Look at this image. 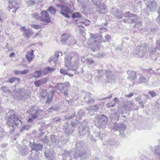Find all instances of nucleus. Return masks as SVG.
<instances>
[{"label": "nucleus", "instance_id": "1", "mask_svg": "<svg viewBox=\"0 0 160 160\" xmlns=\"http://www.w3.org/2000/svg\"><path fill=\"white\" fill-rule=\"evenodd\" d=\"M75 152L65 150L62 154V160H77L79 158L80 160H84L87 158L85 150L84 142L80 141L75 145Z\"/></svg>", "mask_w": 160, "mask_h": 160}, {"label": "nucleus", "instance_id": "2", "mask_svg": "<svg viewBox=\"0 0 160 160\" xmlns=\"http://www.w3.org/2000/svg\"><path fill=\"white\" fill-rule=\"evenodd\" d=\"M79 59L78 53L74 52L71 53L69 55H66L65 57V62L66 64L67 63L68 65L70 64L71 66H72L73 70L78 71L76 70L79 63Z\"/></svg>", "mask_w": 160, "mask_h": 160}, {"label": "nucleus", "instance_id": "3", "mask_svg": "<svg viewBox=\"0 0 160 160\" xmlns=\"http://www.w3.org/2000/svg\"><path fill=\"white\" fill-rule=\"evenodd\" d=\"M6 118L7 125L14 128V126L17 127L19 122H21L19 119L18 117L15 115L13 110L10 111L6 114Z\"/></svg>", "mask_w": 160, "mask_h": 160}, {"label": "nucleus", "instance_id": "4", "mask_svg": "<svg viewBox=\"0 0 160 160\" xmlns=\"http://www.w3.org/2000/svg\"><path fill=\"white\" fill-rule=\"evenodd\" d=\"M28 111V112L31 117L28 120V123H31L34 120L40 117L42 115V110L39 109L38 108L35 106H33Z\"/></svg>", "mask_w": 160, "mask_h": 160}, {"label": "nucleus", "instance_id": "5", "mask_svg": "<svg viewBox=\"0 0 160 160\" xmlns=\"http://www.w3.org/2000/svg\"><path fill=\"white\" fill-rule=\"evenodd\" d=\"M107 117L102 114L97 116L94 118L93 122L95 125L99 128H104L106 127Z\"/></svg>", "mask_w": 160, "mask_h": 160}, {"label": "nucleus", "instance_id": "6", "mask_svg": "<svg viewBox=\"0 0 160 160\" xmlns=\"http://www.w3.org/2000/svg\"><path fill=\"white\" fill-rule=\"evenodd\" d=\"M31 95L30 92L23 88L19 89L18 93L15 91L12 93V97L15 99L18 100L25 99L29 98Z\"/></svg>", "mask_w": 160, "mask_h": 160}, {"label": "nucleus", "instance_id": "7", "mask_svg": "<svg viewBox=\"0 0 160 160\" xmlns=\"http://www.w3.org/2000/svg\"><path fill=\"white\" fill-rule=\"evenodd\" d=\"M70 84L68 82H66L63 83H59L57 88L60 92L63 93L65 96H68L69 88Z\"/></svg>", "mask_w": 160, "mask_h": 160}, {"label": "nucleus", "instance_id": "8", "mask_svg": "<svg viewBox=\"0 0 160 160\" xmlns=\"http://www.w3.org/2000/svg\"><path fill=\"white\" fill-rule=\"evenodd\" d=\"M87 124L85 121H83L81 126L78 128V132L80 136H83L87 134L88 137L89 136L90 132L88 130V128L87 126Z\"/></svg>", "mask_w": 160, "mask_h": 160}, {"label": "nucleus", "instance_id": "9", "mask_svg": "<svg viewBox=\"0 0 160 160\" xmlns=\"http://www.w3.org/2000/svg\"><path fill=\"white\" fill-rule=\"evenodd\" d=\"M8 2L12 5V7L9 6L8 10L10 11V10L13 9L12 12H15L19 7L20 1L19 0H9Z\"/></svg>", "mask_w": 160, "mask_h": 160}, {"label": "nucleus", "instance_id": "10", "mask_svg": "<svg viewBox=\"0 0 160 160\" xmlns=\"http://www.w3.org/2000/svg\"><path fill=\"white\" fill-rule=\"evenodd\" d=\"M146 50L147 48L145 45L138 46L136 48L135 54L140 57H142L145 54Z\"/></svg>", "mask_w": 160, "mask_h": 160}, {"label": "nucleus", "instance_id": "11", "mask_svg": "<svg viewBox=\"0 0 160 160\" xmlns=\"http://www.w3.org/2000/svg\"><path fill=\"white\" fill-rule=\"evenodd\" d=\"M62 11L60 13L67 18H70V16L68 15L69 13H72V10L69 8L65 6H62L61 7Z\"/></svg>", "mask_w": 160, "mask_h": 160}, {"label": "nucleus", "instance_id": "12", "mask_svg": "<svg viewBox=\"0 0 160 160\" xmlns=\"http://www.w3.org/2000/svg\"><path fill=\"white\" fill-rule=\"evenodd\" d=\"M63 129L67 136L71 135L75 130L74 128L71 127L69 125H68V124L66 123H65V124L64 125Z\"/></svg>", "mask_w": 160, "mask_h": 160}, {"label": "nucleus", "instance_id": "13", "mask_svg": "<svg viewBox=\"0 0 160 160\" xmlns=\"http://www.w3.org/2000/svg\"><path fill=\"white\" fill-rule=\"evenodd\" d=\"M28 145L32 150L36 152L41 150L42 148V144L40 143H35L34 142L32 143L31 142H29Z\"/></svg>", "mask_w": 160, "mask_h": 160}, {"label": "nucleus", "instance_id": "14", "mask_svg": "<svg viewBox=\"0 0 160 160\" xmlns=\"http://www.w3.org/2000/svg\"><path fill=\"white\" fill-rule=\"evenodd\" d=\"M41 15L40 20L47 22H49L51 21L49 14L47 11H42L41 12Z\"/></svg>", "mask_w": 160, "mask_h": 160}, {"label": "nucleus", "instance_id": "15", "mask_svg": "<svg viewBox=\"0 0 160 160\" xmlns=\"http://www.w3.org/2000/svg\"><path fill=\"white\" fill-rule=\"evenodd\" d=\"M81 61L83 63H85L88 68H91L93 66L92 64L94 63V61L91 58H87L84 56L82 58Z\"/></svg>", "mask_w": 160, "mask_h": 160}, {"label": "nucleus", "instance_id": "16", "mask_svg": "<svg viewBox=\"0 0 160 160\" xmlns=\"http://www.w3.org/2000/svg\"><path fill=\"white\" fill-rule=\"evenodd\" d=\"M91 95L90 93L88 92L86 93L85 95H83L84 100L86 101V102L88 104H92L95 101V99L90 97Z\"/></svg>", "mask_w": 160, "mask_h": 160}, {"label": "nucleus", "instance_id": "17", "mask_svg": "<svg viewBox=\"0 0 160 160\" xmlns=\"http://www.w3.org/2000/svg\"><path fill=\"white\" fill-rule=\"evenodd\" d=\"M127 73L128 75V79L131 81L134 84L135 81H136L137 79V74L135 72L133 71L128 70Z\"/></svg>", "mask_w": 160, "mask_h": 160}, {"label": "nucleus", "instance_id": "18", "mask_svg": "<svg viewBox=\"0 0 160 160\" xmlns=\"http://www.w3.org/2000/svg\"><path fill=\"white\" fill-rule=\"evenodd\" d=\"M113 129L116 131L123 132L126 129V126L124 124L116 123L114 124Z\"/></svg>", "mask_w": 160, "mask_h": 160}, {"label": "nucleus", "instance_id": "19", "mask_svg": "<svg viewBox=\"0 0 160 160\" xmlns=\"http://www.w3.org/2000/svg\"><path fill=\"white\" fill-rule=\"evenodd\" d=\"M29 149L28 147L26 146L20 147L18 148L19 153L22 156H26L28 153Z\"/></svg>", "mask_w": 160, "mask_h": 160}, {"label": "nucleus", "instance_id": "20", "mask_svg": "<svg viewBox=\"0 0 160 160\" xmlns=\"http://www.w3.org/2000/svg\"><path fill=\"white\" fill-rule=\"evenodd\" d=\"M53 150L52 149L46 150L44 152L45 157L47 159L50 160H54V156L53 154Z\"/></svg>", "mask_w": 160, "mask_h": 160}, {"label": "nucleus", "instance_id": "21", "mask_svg": "<svg viewBox=\"0 0 160 160\" xmlns=\"http://www.w3.org/2000/svg\"><path fill=\"white\" fill-rule=\"evenodd\" d=\"M50 138L51 142L54 146H60V140L58 137L54 135H51Z\"/></svg>", "mask_w": 160, "mask_h": 160}, {"label": "nucleus", "instance_id": "22", "mask_svg": "<svg viewBox=\"0 0 160 160\" xmlns=\"http://www.w3.org/2000/svg\"><path fill=\"white\" fill-rule=\"evenodd\" d=\"M71 36L69 34L64 33L61 35V42L62 44L65 45L66 43V41L71 38Z\"/></svg>", "mask_w": 160, "mask_h": 160}, {"label": "nucleus", "instance_id": "23", "mask_svg": "<svg viewBox=\"0 0 160 160\" xmlns=\"http://www.w3.org/2000/svg\"><path fill=\"white\" fill-rule=\"evenodd\" d=\"M33 50L29 51L26 52V57L29 62L31 61L35 58V55H34Z\"/></svg>", "mask_w": 160, "mask_h": 160}, {"label": "nucleus", "instance_id": "24", "mask_svg": "<svg viewBox=\"0 0 160 160\" xmlns=\"http://www.w3.org/2000/svg\"><path fill=\"white\" fill-rule=\"evenodd\" d=\"M147 7L149 8V11L151 12H155L157 8L156 2L153 1L151 2L150 4H148Z\"/></svg>", "mask_w": 160, "mask_h": 160}, {"label": "nucleus", "instance_id": "25", "mask_svg": "<svg viewBox=\"0 0 160 160\" xmlns=\"http://www.w3.org/2000/svg\"><path fill=\"white\" fill-rule=\"evenodd\" d=\"M154 148L153 151L154 156L157 158H160V146L157 145L154 147Z\"/></svg>", "mask_w": 160, "mask_h": 160}, {"label": "nucleus", "instance_id": "26", "mask_svg": "<svg viewBox=\"0 0 160 160\" xmlns=\"http://www.w3.org/2000/svg\"><path fill=\"white\" fill-rule=\"evenodd\" d=\"M141 83H147V80L146 78L142 75L140 76L138 80L137 79L136 81L134 82V84H138Z\"/></svg>", "mask_w": 160, "mask_h": 160}, {"label": "nucleus", "instance_id": "27", "mask_svg": "<svg viewBox=\"0 0 160 160\" xmlns=\"http://www.w3.org/2000/svg\"><path fill=\"white\" fill-rule=\"evenodd\" d=\"M91 35H92L91 38H92V39H93V41H92V45L93 46L97 45L98 43V41L95 39L98 38L99 39L100 37H99V35L98 36L97 34L93 35L91 34Z\"/></svg>", "mask_w": 160, "mask_h": 160}, {"label": "nucleus", "instance_id": "28", "mask_svg": "<svg viewBox=\"0 0 160 160\" xmlns=\"http://www.w3.org/2000/svg\"><path fill=\"white\" fill-rule=\"evenodd\" d=\"M55 70V68H50L48 67L45 68L43 69V71H42V72L44 74H47V73H50L54 71Z\"/></svg>", "mask_w": 160, "mask_h": 160}, {"label": "nucleus", "instance_id": "29", "mask_svg": "<svg viewBox=\"0 0 160 160\" xmlns=\"http://www.w3.org/2000/svg\"><path fill=\"white\" fill-rule=\"evenodd\" d=\"M99 37H100L99 39L101 40L102 41L105 42L106 41L109 42V40H110L111 39V36L108 34H107L105 36V38L106 40H104V39L102 35L101 34L99 35Z\"/></svg>", "mask_w": 160, "mask_h": 160}, {"label": "nucleus", "instance_id": "30", "mask_svg": "<svg viewBox=\"0 0 160 160\" xmlns=\"http://www.w3.org/2000/svg\"><path fill=\"white\" fill-rule=\"evenodd\" d=\"M99 108L97 105L92 106H89L87 108V110L89 111H97Z\"/></svg>", "mask_w": 160, "mask_h": 160}, {"label": "nucleus", "instance_id": "31", "mask_svg": "<svg viewBox=\"0 0 160 160\" xmlns=\"http://www.w3.org/2000/svg\"><path fill=\"white\" fill-rule=\"evenodd\" d=\"M54 92V91H51L48 94L47 97V100H46L45 102L46 103H49V102L52 99Z\"/></svg>", "mask_w": 160, "mask_h": 160}, {"label": "nucleus", "instance_id": "32", "mask_svg": "<svg viewBox=\"0 0 160 160\" xmlns=\"http://www.w3.org/2000/svg\"><path fill=\"white\" fill-rule=\"evenodd\" d=\"M122 17L123 16L125 18H131L132 17H135L136 16L135 14L132 13H131L130 12H127L123 13L122 14Z\"/></svg>", "mask_w": 160, "mask_h": 160}, {"label": "nucleus", "instance_id": "33", "mask_svg": "<svg viewBox=\"0 0 160 160\" xmlns=\"http://www.w3.org/2000/svg\"><path fill=\"white\" fill-rule=\"evenodd\" d=\"M33 34V32L30 29H28L26 32H24L23 33V35L27 38H28Z\"/></svg>", "mask_w": 160, "mask_h": 160}, {"label": "nucleus", "instance_id": "34", "mask_svg": "<svg viewBox=\"0 0 160 160\" xmlns=\"http://www.w3.org/2000/svg\"><path fill=\"white\" fill-rule=\"evenodd\" d=\"M20 79L19 78L12 77L9 78L8 80L6 82H7L12 83L13 82L15 81H17V82H18L20 81Z\"/></svg>", "mask_w": 160, "mask_h": 160}, {"label": "nucleus", "instance_id": "35", "mask_svg": "<svg viewBox=\"0 0 160 160\" xmlns=\"http://www.w3.org/2000/svg\"><path fill=\"white\" fill-rule=\"evenodd\" d=\"M113 14L118 19H121L122 18V14L119 12L118 9H116L115 13L114 12Z\"/></svg>", "mask_w": 160, "mask_h": 160}, {"label": "nucleus", "instance_id": "36", "mask_svg": "<svg viewBox=\"0 0 160 160\" xmlns=\"http://www.w3.org/2000/svg\"><path fill=\"white\" fill-rule=\"evenodd\" d=\"M75 116V113L74 112L72 113H69L64 117V119L65 120H70L74 117Z\"/></svg>", "mask_w": 160, "mask_h": 160}, {"label": "nucleus", "instance_id": "37", "mask_svg": "<svg viewBox=\"0 0 160 160\" xmlns=\"http://www.w3.org/2000/svg\"><path fill=\"white\" fill-rule=\"evenodd\" d=\"M7 17V15L6 13L2 10H0V18L3 21V20L6 19Z\"/></svg>", "mask_w": 160, "mask_h": 160}, {"label": "nucleus", "instance_id": "38", "mask_svg": "<svg viewBox=\"0 0 160 160\" xmlns=\"http://www.w3.org/2000/svg\"><path fill=\"white\" fill-rule=\"evenodd\" d=\"M29 160H38L39 157L37 153L31 154V156H29Z\"/></svg>", "mask_w": 160, "mask_h": 160}, {"label": "nucleus", "instance_id": "39", "mask_svg": "<svg viewBox=\"0 0 160 160\" xmlns=\"http://www.w3.org/2000/svg\"><path fill=\"white\" fill-rule=\"evenodd\" d=\"M83 115V110L80 109L76 115V118L77 119H81Z\"/></svg>", "mask_w": 160, "mask_h": 160}, {"label": "nucleus", "instance_id": "40", "mask_svg": "<svg viewBox=\"0 0 160 160\" xmlns=\"http://www.w3.org/2000/svg\"><path fill=\"white\" fill-rule=\"evenodd\" d=\"M80 123L79 122V121L77 120L74 121V122L72 121L71 125H69L71 127H72L75 128L78 126V124H79Z\"/></svg>", "mask_w": 160, "mask_h": 160}, {"label": "nucleus", "instance_id": "41", "mask_svg": "<svg viewBox=\"0 0 160 160\" xmlns=\"http://www.w3.org/2000/svg\"><path fill=\"white\" fill-rule=\"evenodd\" d=\"M42 74V72L41 70L37 71L35 72L32 74V76L33 78H39Z\"/></svg>", "mask_w": 160, "mask_h": 160}, {"label": "nucleus", "instance_id": "42", "mask_svg": "<svg viewBox=\"0 0 160 160\" xmlns=\"http://www.w3.org/2000/svg\"><path fill=\"white\" fill-rule=\"evenodd\" d=\"M127 103V104L126 107L127 108H128L129 110H131L134 107V104L132 101H128Z\"/></svg>", "mask_w": 160, "mask_h": 160}, {"label": "nucleus", "instance_id": "43", "mask_svg": "<svg viewBox=\"0 0 160 160\" xmlns=\"http://www.w3.org/2000/svg\"><path fill=\"white\" fill-rule=\"evenodd\" d=\"M48 10L52 15H54L56 13V9L52 6H50L48 9Z\"/></svg>", "mask_w": 160, "mask_h": 160}, {"label": "nucleus", "instance_id": "44", "mask_svg": "<svg viewBox=\"0 0 160 160\" xmlns=\"http://www.w3.org/2000/svg\"><path fill=\"white\" fill-rule=\"evenodd\" d=\"M58 58L56 57L55 56H52L48 60V62L50 63L52 62H53L54 63H56L57 62L58 60Z\"/></svg>", "mask_w": 160, "mask_h": 160}, {"label": "nucleus", "instance_id": "45", "mask_svg": "<svg viewBox=\"0 0 160 160\" xmlns=\"http://www.w3.org/2000/svg\"><path fill=\"white\" fill-rule=\"evenodd\" d=\"M112 115V116H111V118H113L115 119H118L119 117V114L115 112H113L111 114Z\"/></svg>", "mask_w": 160, "mask_h": 160}, {"label": "nucleus", "instance_id": "46", "mask_svg": "<svg viewBox=\"0 0 160 160\" xmlns=\"http://www.w3.org/2000/svg\"><path fill=\"white\" fill-rule=\"evenodd\" d=\"M156 49H158L160 50V39L157 40L155 45V48H154L155 51L153 50V53H155Z\"/></svg>", "mask_w": 160, "mask_h": 160}, {"label": "nucleus", "instance_id": "47", "mask_svg": "<svg viewBox=\"0 0 160 160\" xmlns=\"http://www.w3.org/2000/svg\"><path fill=\"white\" fill-rule=\"evenodd\" d=\"M58 110V108L57 106H54L48 108L49 112H52L54 111H57Z\"/></svg>", "mask_w": 160, "mask_h": 160}, {"label": "nucleus", "instance_id": "48", "mask_svg": "<svg viewBox=\"0 0 160 160\" xmlns=\"http://www.w3.org/2000/svg\"><path fill=\"white\" fill-rule=\"evenodd\" d=\"M106 106L108 108L114 107L115 106L114 102L112 101L109 102L106 104Z\"/></svg>", "mask_w": 160, "mask_h": 160}, {"label": "nucleus", "instance_id": "49", "mask_svg": "<svg viewBox=\"0 0 160 160\" xmlns=\"http://www.w3.org/2000/svg\"><path fill=\"white\" fill-rule=\"evenodd\" d=\"M48 77H46L39 80L41 85L45 83L48 80Z\"/></svg>", "mask_w": 160, "mask_h": 160}, {"label": "nucleus", "instance_id": "50", "mask_svg": "<svg viewBox=\"0 0 160 160\" xmlns=\"http://www.w3.org/2000/svg\"><path fill=\"white\" fill-rule=\"evenodd\" d=\"M1 90L3 92L5 93H9L10 92V90L6 86H4L1 87Z\"/></svg>", "mask_w": 160, "mask_h": 160}, {"label": "nucleus", "instance_id": "51", "mask_svg": "<svg viewBox=\"0 0 160 160\" xmlns=\"http://www.w3.org/2000/svg\"><path fill=\"white\" fill-rule=\"evenodd\" d=\"M41 141L44 143L47 144H49V140L48 139V137L46 136H45L43 138H42Z\"/></svg>", "mask_w": 160, "mask_h": 160}, {"label": "nucleus", "instance_id": "52", "mask_svg": "<svg viewBox=\"0 0 160 160\" xmlns=\"http://www.w3.org/2000/svg\"><path fill=\"white\" fill-rule=\"evenodd\" d=\"M82 15L80 14L79 12H74L72 13V18H81Z\"/></svg>", "mask_w": 160, "mask_h": 160}, {"label": "nucleus", "instance_id": "53", "mask_svg": "<svg viewBox=\"0 0 160 160\" xmlns=\"http://www.w3.org/2000/svg\"><path fill=\"white\" fill-rule=\"evenodd\" d=\"M27 4L30 6L35 4V1L34 0H26Z\"/></svg>", "mask_w": 160, "mask_h": 160}, {"label": "nucleus", "instance_id": "54", "mask_svg": "<svg viewBox=\"0 0 160 160\" xmlns=\"http://www.w3.org/2000/svg\"><path fill=\"white\" fill-rule=\"evenodd\" d=\"M98 8L101 9L106 10L107 6L103 3H100L98 5Z\"/></svg>", "mask_w": 160, "mask_h": 160}, {"label": "nucleus", "instance_id": "55", "mask_svg": "<svg viewBox=\"0 0 160 160\" xmlns=\"http://www.w3.org/2000/svg\"><path fill=\"white\" fill-rule=\"evenodd\" d=\"M32 16L35 18L37 20H40L41 16H40L37 13H33L32 14Z\"/></svg>", "mask_w": 160, "mask_h": 160}, {"label": "nucleus", "instance_id": "56", "mask_svg": "<svg viewBox=\"0 0 160 160\" xmlns=\"http://www.w3.org/2000/svg\"><path fill=\"white\" fill-rule=\"evenodd\" d=\"M94 134L95 137H97L99 138L101 140L102 139V137L101 136V133L95 132H94Z\"/></svg>", "mask_w": 160, "mask_h": 160}, {"label": "nucleus", "instance_id": "57", "mask_svg": "<svg viewBox=\"0 0 160 160\" xmlns=\"http://www.w3.org/2000/svg\"><path fill=\"white\" fill-rule=\"evenodd\" d=\"M30 128V126L29 125L27 124L24 125L23 127L20 129V130L21 131H23L25 130H28Z\"/></svg>", "mask_w": 160, "mask_h": 160}, {"label": "nucleus", "instance_id": "58", "mask_svg": "<svg viewBox=\"0 0 160 160\" xmlns=\"http://www.w3.org/2000/svg\"><path fill=\"white\" fill-rule=\"evenodd\" d=\"M112 74V72L110 70H108L106 71V75L107 78H110V76Z\"/></svg>", "mask_w": 160, "mask_h": 160}, {"label": "nucleus", "instance_id": "59", "mask_svg": "<svg viewBox=\"0 0 160 160\" xmlns=\"http://www.w3.org/2000/svg\"><path fill=\"white\" fill-rule=\"evenodd\" d=\"M116 77L114 76V75L112 74L110 76V78H107L108 81L109 82H112V81H114V80L116 79Z\"/></svg>", "mask_w": 160, "mask_h": 160}, {"label": "nucleus", "instance_id": "60", "mask_svg": "<svg viewBox=\"0 0 160 160\" xmlns=\"http://www.w3.org/2000/svg\"><path fill=\"white\" fill-rule=\"evenodd\" d=\"M83 24H84L86 26H88L90 23V22L88 19H86L85 21H82L81 22Z\"/></svg>", "mask_w": 160, "mask_h": 160}, {"label": "nucleus", "instance_id": "61", "mask_svg": "<svg viewBox=\"0 0 160 160\" xmlns=\"http://www.w3.org/2000/svg\"><path fill=\"white\" fill-rule=\"evenodd\" d=\"M31 26L33 28L36 29H38L41 28L40 26L35 24H31Z\"/></svg>", "mask_w": 160, "mask_h": 160}, {"label": "nucleus", "instance_id": "62", "mask_svg": "<svg viewBox=\"0 0 160 160\" xmlns=\"http://www.w3.org/2000/svg\"><path fill=\"white\" fill-rule=\"evenodd\" d=\"M61 120V119L60 118L57 117H55L53 119V121L57 123L58 122H60Z\"/></svg>", "mask_w": 160, "mask_h": 160}, {"label": "nucleus", "instance_id": "63", "mask_svg": "<svg viewBox=\"0 0 160 160\" xmlns=\"http://www.w3.org/2000/svg\"><path fill=\"white\" fill-rule=\"evenodd\" d=\"M99 31L101 32V33H102L103 32H105L107 31V29L105 27H101L99 28Z\"/></svg>", "mask_w": 160, "mask_h": 160}, {"label": "nucleus", "instance_id": "64", "mask_svg": "<svg viewBox=\"0 0 160 160\" xmlns=\"http://www.w3.org/2000/svg\"><path fill=\"white\" fill-rule=\"evenodd\" d=\"M107 143L108 144H110L111 145H114V142L111 139H109L107 142Z\"/></svg>", "mask_w": 160, "mask_h": 160}]
</instances>
